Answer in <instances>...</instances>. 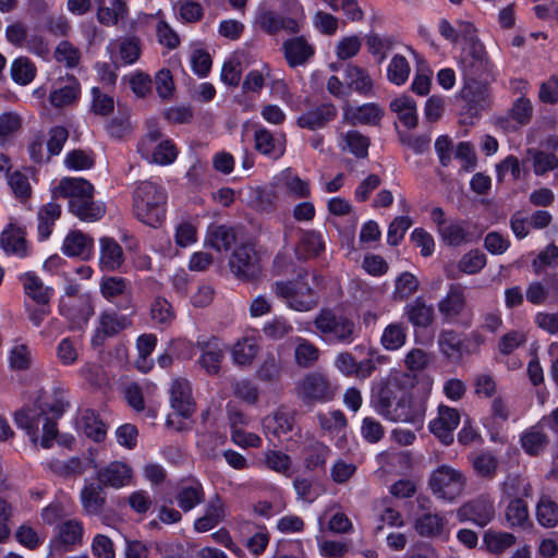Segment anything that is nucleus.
I'll return each instance as SVG.
<instances>
[{
	"mask_svg": "<svg viewBox=\"0 0 558 558\" xmlns=\"http://www.w3.org/2000/svg\"><path fill=\"white\" fill-rule=\"evenodd\" d=\"M438 31L450 43L464 40L468 45H471L473 41H478L476 28L469 21L458 20L454 24H451L446 19H442L438 23Z\"/></svg>",
	"mask_w": 558,
	"mask_h": 558,
	"instance_id": "a878e982",
	"label": "nucleus"
},
{
	"mask_svg": "<svg viewBox=\"0 0 558 558\" xmlns=\"http://www.w3.org/2000/svg\"><path fill=\"white\" fill-rule=\"evenodd\" d=\"M58 311L68 320L71 330L84 329L94 315L92 296L83 293L81 298L60 299Z\"/></svg>",
	"mask_w": 558,
	"mask_h": 558,
	"instance_id": "f8f14e48",
	"label": "nucleus"
},
{
	"mask_svg": "<svg viewBox=\"0 0 558 558\" xmlns=\"http://www.w3.org/2000/svg\"><path fill=\"white\" fill-rule=\"evenodd\" d=\"M10 73L16 84L27 85L36 76V66L28 58L19 57L12 62Z\"/></svg>",
	"mask_w": 558,
	"mask_h": 558,
	"instance_id": "69168bd1",
	"label": "nucleus"
},
{
	"mask_svg": "<svg viewBox=\"0 0 558 558\" xmlns=\"http://www.w3.org/2000/svg\"><path fill=\"white\" fill-rule=\"evenodd\" d=\"M0 245L7 254L17 257L26 256L27 244L24 229L10 223L1 233Z\"/></svg>",
	"mask_w": 558,
	"mask_h": 558,
	"instance_id": "c9c22d12",
	"label": "nucleus"
},
{
	"mask_svg": "<svg viewBox=\"0 0 558 558\" xmlns=\"http://www.w3.org/2000/svg\"><path fill=\"white\" fill-rule=\"evenodd\" d=\"M77 427L86 437L97 442L102 441L107 435L106 425L96 412L90 409H85L80 413Z\"/></svg>",
	"mask_w": 558,
	"mask_h": 558,
	"instance_id": "37998d69",
	"label": "nucleus"
},
{
	"mask_svg": "<svg viewBox=\"0 0 558 558\" xmlns=\"http://www.w3.org/2000/svg\"><path fill=\"white\" fill-rule=\"evenodd\" d=\"M460 413L457 409L440 404L438 415L429 422V430L438 437L442 444L449 445L453 441V430L460 423Z\"/></svg>",
	"mask_w": 558,
	"mask_h": 558,
	"instance_id": "a211bd4d",
	"label": "nucleus"
},
{
	"mask_svg": "<svg viewBox=\"0 0 558 558\" xmlns=\"http://www.w3.org/2000/svg\"><path fill=\"white\" fill-rule=\"evenodd\" d=\"M167 193L158 183L145 180L133 192V211L143 223L157 227L166 217Z\"/></svg>",
	"mask_w": 558,
	"mask_h": 558,
	"instance_id": "f03ea898",
	"label": "nucleus"
},
{
	"mask_svg": "<svg viewBox=\"0 0 558 558\" xmlns=\"http://www.w3.org/2000/svg\"><path fill=\"white\" fill-rule=\"evenodd\" d=\"M459 70L464 81L461 93L463 97H469L470 89L477 84V80L492 71V63L488 60L484 45L480 40L466 45L462 50Z\"/></svg>",
	"mask_w": 558,
	"mask_h": 558,
	"instance_id": "1a4fd4ad",
	"label": "nucleus"
},
{
	"mask_svg": "<svg viewBox=\"0 0 558 558\" xmlns=\"http://www.w3.org/2000/svg\"><path fill=\"white\" fill-rule=\"evenodd\" d=\"M14 420L20 428L26 430V434L34 444L38 441V433L41 426L40 446L45 449H49L52 446L58 434L57 424L46 413L32 410L20 411L15 414Z\"/></svg>",
	"mask_w": 558,
	"mask_h": 558,
	"instance_id": "9d476101",
	"label": "nucleus"
},
{
	"mask_svg": "<svg viewBox=\"0 0 558 558\" xmlns=\"http://www.w3.org/2000/svg\"><path fill=\"white\" fill-rule=\"evenodd\" d=\"M390 109L397 113L401 123L413 129L417 125V110L414 99L408 95H401L390 102Z\"/></svg>",
	"mask_w": 558,
	"mask_h": 558,
	"instance_id": "a18cd8bd",
	"label": "nucleus"
},
{
	"mask_svg": "<svg viewBox=\"0 0 558 558\" xmlns=\"http://www.w3.org/2000/svg\"><path fill=\"white\" fill-rule=\"evenodd\" d=\"M468 484L465 474L449 464H440L428 476V488L436 499L452 504L464 493Z\"/></svg>",
	"mask_w": 558,
	"mask_h": 558,
	"instance_id": "20e7f679",
	"label": "nucleus"
},
{
	"mask_svg": "<svg viewBox=\"0 0 558 558\" xmlns=\"http://www.w3.org/2000/svg\"><path fill=\"white\" fill-rule=\"evenodd\" d=\"M61 216V206L54 202L43 205L37 213V235L46 241L52 233L56 221Z\"/></svg>",
	"mask_w": 558,
	"mask_h": 558,
	"instance_id": "79ce46f5",
	"label": "nucleus"
},
{
	"mask_svg": "<svg viewBox=\"0 0 558 558\" xmlns=\"http://www.w3.org/2000/svg\"><path fill=\"white\" fill-rule=\"evenodd\" d=\"M84 526L77 519L65 520L58 525L57 539L66 547L82 544Z\"/></svg>",
	"mask_w": 558,
	"mask_h": 558,
	"instance_id": "3c124183",
	"label": "nucleus"
},
{
	"mask_svg": "<svg viewBox=\"0 0 558 558\" xmlns=\"http://www.w3.org/2000/svg\"><path fill=\"white\" fill-rule=\"evenodd\" d=\"M527 157L532 160L533 171L536 175H544L558 166V158L553 153H545L538 148H529Z\"/></svg>",
	"mask_w": 558,
	"mask_h": 558,
	"instance_id": "338daca9",
	"label": "nucleus"
},
{
	"mask_svg": "<svg viewBox=\"0 0 558 558\" xmlns=\"http://www.w3.org/2000/svg\"><path fill=\"white\" fill-rule=\"evenodd\" d=\"M25 294L36 304H48L54 290L44 284L43 280L34 272H26L21 277Z\"/></svg>",
	"mask_w": 558,
	"mask_h": 558,
	"instance_id": "a19ab883",
	"label": "nucleus"
},
{
	"mask_svg": "<svg viewBox=\"0 0 558 558\" xmlns=\"http://www.w3.org/2000/svg\"><path fill=\"white\" fill-rule=\"evenodd\" d=\"M270 290L288 308L295 312L313 311L319 303L317 292L302 278L275 281Z\"/></svg>",
	"mask_w": 558,
	"mask_h": 558,
	"instance_id": "423d86ee",
	"label": "nucleus"
},
{
	"mask_svg": "<svg viewBox=\"0 0 558 558\" xmlns=\"http://www.w3.org/2000/svg\"><path fill=\"white\" fill-rule=\"evenodd\" d=\"M205 499L203 485L195 478L183 481L178 487L175 500L179 508L189 512L199 506Z\"/></svg>",
	"mask_w": 558,
	"mask_h": 558,
	"instance_id": "cd10ccee",
	"label": "nucleus"
},
{
	"mask_svg": "<svg viewBox=\"0 0 558 558\" xmlns=\"http://www.w3.org/2000/svg\"><path fill=\"white\" fill-rule=\"evenodd\" d=\"M291 16H281L272 11H263L258 17L259 26L269 34L286 31L295 34L300 31V22L304 17V9L299 0H281Z\"/></svg>",
	"mask_w": 558,
	"mask_h": 558,
	"instance_id": "9b49d317",
	"label": "nucleus"
},
{
	"mask_svg": "<svg viewBox=\"0 0 558 558\" xmlns=\"http://www.w3.org/2000/svg\"><path fill=\"white\" fill-rule=\"evenodd\" d=\"M84 343L81 337H64L56 345V357L62 366L75 365L83 352Z\"/></svg>",
	"mask_w": 558,
	"mask_h": 558,
	"instance_id": "58836bf2",
	"label": "nucleus"
},
{
	"mask_svg": "<svg viewBox=\"0 0 558 558\" xmlns=\"http://www.w3.org/2000/svg\"><path fill=\"white\" fill-rule=\"evenodd\" d=\"M294 343V361L300 367H311L318 361L320 350L310 340L296 337Z\"/></svg>",
	"mask_w": 558,
	"mask_h": 558,
	"instance_id": "864d4df0",
	"label": "nucleus"
},
{
	"mask_svg": "<svg viewBox=\"0 0 558 558\" xmlns=\"http://www.w3.org/2000/svg\"><path fill=\"white\" fill-rule=\"evenodd\" d=\"M517 537L508 532L487 531L484 535V543L488 551L499 555L512 547Z\"/></svg>",
	"mask_w": 558,
	"mask_h": 558,
	"instance_id": "774afa93",
	"label": "nucleus"
},
{
	"mask_svg": "<svg viewBox=\"0 0 558 558\" xmlns=\"http://www.w3.org/2000/svg\"><path fill=\"white\" fill-rule=\"evenodd\" d=\"M225 518V504L216 496L206 504L204 513L194 521L193 527L197 533H205L218 526Z\"/></svg>",
	"mask_w": 558,
	"mask_h": 558,
	"instance_id": "c85d7f7f",
	"label": "nucleus"
},
{
	"mask_svg": "<svg viewBox=\"0 0 558 558\" xmlns=\"http://www.w3.org/2000/svg\"><path fill=\"white\" fill-rule=\"evenodd\" d=\"M383 116V108L374 102L361 106L348 105L343 108V118L353 125H375L380 121Z\"/></svg>",
	"mask_w": 558,
	"mask_h": 558,
	"instance_id": "bb28decb",
	"label": "nucleus"
},
{
	"mask_svg": "<svg viewBox=\"0 0 558 558\" xmlns=\"http://www.w3.org/2000/svg\"><path fill=\"white\" fill-rule=\"evenodd\" d=\"M337 144L341 151L356 158H365L368 155L369 138L356 130L338 132Z\"/></svg>",
	"mask_w": 558,
	"mask_h": 558,
	"instance_id": "2f4dec72",
	"label": "nucleus"
},
{
	"mask_svg": "<svg viewBox=\"0 0 558 558\" xmlns=\"http://www.w3.org/2000/svg\"><path fill=\"white\" fill-rule=\"evenodd\" d=\"M331 449L324 442L314 440L302 449L303 466L308 472L325 471Z\"/></svg>",
	"mask_w": 558,
	"mask_h": 558,
	"instance_id": "c756f323",
	"label": "nucleus"
},
{
	"mask_svg": "<svg viewBox=\"0 0 558 558\" xmlns=\"http://www.w3.org/2000/svg\"><path fill=\"white\" fill-rule=\"evenodd\" d=\"M410 73V64L402 54H395L387 65V80L396 86L405 84Z\"/></svg>",
	"mask_w": 558,
	"mask_h": 558,
	"instance_id": "052dcab7",
	"label": "nucleus"
},
{
	"mask_svg": "<svg viewBox=\"0 0 558 558\" xmlns=\"http://www.w3.org/2000/svg\"><path fill=\"white\" fill-rule=\"evenodd\" d=\"M81 504L87 515L99 514L106 504V497L101 484H87L80 494Z\"/></svg>",
	"mask_w": 558,
	"mask_h": 558,
	"instance_id": "c03bdc74",
	"label": "nucleus"
},
{
	"mask_svg": "<svg viewBox=\"0 0 558 558\" xmlns=\"http://www.w3.org/2000/svg\"><path fill=\"white\" fill-rule=\"evenodd\" d=\"M283 51L290 66L303 65L314 54V47L304 37H293L284 41Z\"/></svg>",
	"mask_w": 558,
	"mask_h": 558,
	"instance_id": "f704fd0d",
	"label": "nucleus"
},
{
	"mask_svg": "<svg viewBox=\"0 0 558 558\" xmlns=\"http://www.w3.org/2000/svg\"><path fill=\"white\" fill-rule=\"evenodd\" d=\"M157 387L153 383L145 381L143 384L132 383L126 386L124 397L129 405L136 412H142L145 409L144 398L155 395Z\"/></svg>",
	"mask_w": 558,
	"mask_h": 558,
	"instance_id": "09e8293b",
	"label": "nucleus"
},
{
	"mask_svg": "<svg viewBox=\"0 0 558 558\" xmlns=\"http://www.w3.org/2000/svg\"><path fill=\"white\" fill-rule=\"evenodd\" d=\"M432 389L433 379L430 377L425 378L418 387L408 395L401 396L392 404L379 409L376 413L390 422L422 426Z\"/></svg>",
	"mask_w": 558,
	"mask_h": 558,
	"instance_id": "f257e3e1",
	"label": "nucleus"
},
{
	"mask_svg": "<svg viewBox=\"0 0 558 558\" xmlns=\"http://www.w3.org/2000/svg\"><path fill=\"white\" fill-rule=\"evenodd\" d=\"M466 304L461 286L450 284L447 294L438 302V311L446 323H452L461 315Z\"/></svg>",
	"mask_w": 558,
	"mask_h": 558,
	"instance_id": "393cba45",
	"label": "nucleus"
},
{
	"mask_svg": "<svg viewBox=\"0 0 558 558\" xmlns=\"http://www.w3.org/2000/svg\"><path fill=\"white\" fill-rule=\"evenodd\" d=\"M320 428L332 436L344 433L347 427V418L341 410H332L328 413H318L316 415Z\"/></svg>",
	"mask_w": 558,
	"mask_h": 558,
	"instance_id": "bf43d9fd",
	"label": "nucleus"
},
{
	"mask_svg": "<svg viewBox=\"0 0 558 558\" xmlns=\"http://www.w3.org/2000/svg\"><path fill=\"white\" fill-rule=\"evenodd\" d=\"M132 477V468L121 461L110 462L97 473V478L101 485L117 489L130 485Z\"/></svg>",
	"mask_w": 558,
	"mask_h": 558,
	"instance_id": "5701e85b",
	"label": "nucleus"
},
{
	"mask_svg": "<svg viewBox=\"0 0 558 558\" xmlns=\"http://www.w3.org/2000/svg\"><path fill=\"white\" fill-rule=\"evenodd\" d=\"M343 78L350 94L355 92L364 97L374 96V81L366 69L349 63L344 68Z\"/></svg>",
	"mask_w": 558,
	"mask_h": 558,
	"instance_id": "b1692460",
	"label": "nucleus"
},
{
	"mask_svg": "<svg viewBox=\"0 0 558 558\" xmlns=\"http://www.w3.org/2000/svg\"><path fill=\"white\" fill-rule=\"evenodd\" d=\"M258 351L259 344L254 337H243L232 347V361L239 366H248L253 363Z\"/></svg>",
	"mask_w": 558,
	"mask_h": 558,
	"instance_id": "49530a36",
	"label": "nucleus"
},
{
	"mask_svg": "<svg viewBox=\"0 0 558 558\" xmlns=\"http://www.w3.org/2000/svg\"><path fill=\"white\" fill-rule=\"evenodd\" d=\"M131 326L129 316L116 312H104L98 317V325L90 339L93 348L100 347L105 339L113 337Z\"/></svg>",
	"mask_w": 558,
	"mask_h": 558,
	"instance_id": "dca6fc26",
	"label": "nucleus"
},
{
	"mask_svg": "<svg viewBox=\"0 0 558 558\" xmlns=\"http://www.w3.org/2000/svg\"><path fill=\"white\" fill-rule=\"evenodd\" d=\"M445 518L438 513H424L414 522V529L422 537H440L445 533Z\"/></svg>",
	"mask_w": 558,
	"mask_h": 558,
	"instance_id": "de8ad7c7",
	"label": "nucleus"
},
{
	"mask_svg": "<svg viewBox=\"0 0 558 558\" xmlns=\"http://www.w3.org/2000/svg\"><path fill=\"white\" fill-rule=\"evenodd\" d=\"M397 40L392 36H380L378 34H369L366 37L367 49L371 54L377 58L381 63L387 54L395 48Z\"/></svg>",
	"mask_w": 558,
	"mask_h": 558,
	"instance_id": "0e129e2a",
	"label": "nucleus"
},
{
	"mask_svg": "<svg viewBox=\"0 0 558 558\" xmlns=\"http://www.w3.org/2000/svg\"><path fill=\"white\" fill-rule=\"evenodd\" d=\"M505 517L510 527L523 529L530 524L527 505L521 498H513L509 501Z\"/></svg>",
	"mask_w": 558,
	"mask_h": 558,
	"instance_id": "4d7b16f0",
	"label": "nucleus"
},
{
	"mask_svg": "<svg viewBox=\"0 0 558 558\" xmlns=\"http://www.w3.org/2000/svg\"><path fill=\"white\" fill-rule=\"evenodd\" d=\"M494 517V499L488 495L471 499L457 509V518L460 522L469 521L480 527L486 526Z\"/></svg>",
	"mask_w": 558,
	"mask_h": 558,
	"instance_id": "ddd939ff",
	"label": "nucleus"
},
{
	"mask_svg": "<svg viewBox=\"0 0 558 558\" xmlns=\"http://www.w3.org/2000/svg\"><path fill=\"white\" fill-rule=\"evenodd\" d=\"M81 95V85L74 76L59 78L50 92L49 101L54 108H63L74 104Z\"/></svg>",
	"mask_w": 558,
	"mask_h": 558,
	"instance_id": "4be33fe9",
	"label": "nucleus"
},
{
	"mask_svg": "<svg viewBox=\"0 0 558 558\" xmlns=\"http://www.w3.org/2000/svg\"><path fill=\"white\" fill-rule=\"evenodd\" d=\"M94 248V240L87 234L74 230L70 231L63 240L62 252L70 257H80L82 259L90 258Z\"/></svg>",
	"mask_w": 558,
	"mask_h": 558,
	"instance_id": "7c9ffc66",
	"label": "nucleus"
},
{
	"mask_svg": "<svg viewBox=\"0 0 558 558\" xmlns=\"http://www.w3.org/2000/svg\"><path fill=\"white\" fill-rule=\"evenodd\" d=\"M537 522L544 527L558 525V505L548 496H542L536 505Z\"/></svg>",
	"mask_w": 558,
	"mask_h": 558,
	"instance_id": "e2e57ef3",
	"label": "nucleus"
},
{
	"mask_svg": "<svg viewBox=\"0 0 558 558\" xmlns=\"http://www.w3.org/2000/svg\"><path fill=\"white\" fill-rule=\"evenodd\" d=\"M235 233L225 225H210L205 236V245L217 252H227L235 243Z\"/></svg>",
	"mask_w": 558,
	"mask_h": 558,
	"instance_id": "ea45409f",
	"label": "nucleus"
},
{
	"mask_svg": "<svg viewBox=\"0 0 558 558\" xmlns=\"http://www.w3.org/2000/svg\"><path fill=\"white\" fill-rule=\"evenodd\" d=\"M272 187L276 192L300 199L308 198L312 194L310 181L299 177L292 168H286L272 178Z\"/></svg>",
	"mask_w": 558,
	"mask_h": 558,
	"instance_id": "2eb2a0df",
	"label": "nucleus"
},
{
	"mask_svg": "<svg viewBox=\"0 0 558 558\" xmlns=\"http://www.w3.org/2000/svg\"><path fill=\"white\" fill-rule=\"evenodd\" d=\"M70 213L82 221L95 222L105 216L106 204L101 201H95L94 196H90L75 205L70 209Z\"/></svg>",
	"mask_w": 558,
	"mask_h": 558,
	"instance_id": "8fccbe9b",
	"label": "nucleus"
},
{
	"mask_svg": "<svg viewBox=\"0 0 558 558\" xmlns=\"http://www.w3.org/2000/svg\"><path fill=\"white\" fill-rule=\"evenodd\" d=\"M125 262L122 246L110 236L99 239L98 265L102 271H120Z\"/></svg>",
	"mask_w": 558,
	"mask_h": 558,
	"instance_id": "412c9836",
	"label": "nucleus"
},
{
	"mask_svg": "<svg viewBox=\"0 0 558 558\" xmlns=\"http://www.w3.org/2000/svg\"><path fill=\"white\" fill-rule=\"evenodd\" d=\"M232 274L242 280H251L260 272V266L254 247L250 244L236 246L229 259Z\"/></svg>",
	"mask_w": 558,
	"mask_h": 558,
	"instance_id": "4468645a",
	"label": "nucleus"
},
{
	"mask_svg": "<svg viewBox=\"0 0 558 558\" xmlns=\"http://www.w3.org/2000/svg\"><path fill=\"white\" fill-rule=\"evenodd\" d=\"M255 149L263 156L277 160L284 155L286 135L272 133L263 125H256L254 131Z\"/></svg>",
	"mask_w": 558,
	"mask_h": 558,
	"instance_id": "f3484780",
	"label": "nucleus"
},
{
	"mask_svg": "<svg viewBox=\"0 0 558 558\" xmlns=\"http://www.w3.org/2000/svg\"><path fill=\"white\" fill-rule=\"evenodd\" d=\"M337 390V385L325 373L318 371L305 374L294 388L296 398L308 407L332 401Z\"/></svg>",
	"mask_w": 558,
	"mask_h": 558,
	"instance_id": "6e6552de",
	"label": "nucleus"
},
{
	"mask_svg": "<svg viewBox=\"0 0 558 558\" xmlns=\"http://www.w3.org/2000/svg\"><path fill=\"white\" fill-rule=\"evenodd\" d=\"M442 242L450 246H459L468 241V229L461 220H450L438 232Z\"/></svg>",
	"mask_w": 558,
	"mask_h": 558,
	"instance_id": "680f3d73",
	"label": "nucleus"
},
{
	"mask_svg": "<svg viewBox=\"0 0 558 558\" xmlns=\"http://www.w3.org/2000/svg\"><path fill=\"white\" fill-rule=\"evenodd\" d=\"M202 354L198 359L199 365L209 375H216L220 371V365L225 356V345L218 339L214 338L202 347Z\"/></svg>",
	"mask_w": 558,
	"mask_h": 558,
	"instance_id": "e433bc0d",
	"label": "nucleus"
},
{
	"mask_svg": "<svg viewBox=\"0 0 558 558\" xmlns=\"http://www.w3.org/2000/svg\"><path fill=\"white\" fill-rule=\"evenodd\" d=\"M93 184L83 178H63L54 189V195L69 201V210L86 197L94 196Z\"/></svg>",
	"mask_w": 558,
	"mask_h": 558,
	"instance_id": "6ab92c4d",
	"label": "nucleus"
},
{
	"mask_svg": "<svg viewBox=\"0 0 558 558\" xmlns=\"http://www.w3.org/2000/svg\"><path fill=\"white\" fill-rule=\"evenodd\" d=\"M23 118L15 111L0 114V146L9 144L22 130Z\"/></svg>",
	"mask_w": 558,
	"mask_h": 558,
	"instance_id": "6e6d98bb",
	"label": "nucleus"
},
{
	"mask_svg": "<svg viewBox=\"0 0 558 558\" xmlns=\"http://www.w3.org/2000/svg\"><path fill=\"white\" fill-rule=\"evenodd\" d=\"M556 126L554 117L544 118L531 128L526 134L527 144H538L547 149L558 150V136L556 134L545 135L547 131H553Z\"/></svg>",
	"mask_w": 558,
	"mask_h": 558,
	"instance_id": "473e14b6",
	"label": "nucleus"
},
{
	"mask_svg": "<svg viewBox=\"0 0 558 558\" xmlns=\"http://www.w3.org/2000/svg\"><path fill=\"white\" fill-rule=\"evenodd\" d=\"M407 326L402 323H391L385 327L380 337L381 345L388 351L401 349L408 338Z\"/></svg>",
	"mask_w": 558,
	"mask_h": 558,
	"instance_id": "5fc2aeb1",
	"label": "nucleus"
},
{
	"mask_svg": "<svg viewBox=\"0 0 558 558\" xmlns=\"http://www.w3.org/2000/svg\"><path fill=\"white\" fill-rule=\"evenodd\" d=\"M404 316L414 327L426 328L434 320V307L417 296L404 306Z\"/></svg>",
	"mask_w": 558,
	"mask_h": 558,
	"instance_id": "4c0bfd02",
	"label": "nucleus"
},
{
	"mask_svg": "<svg viewBox=\"0 0 558 558\" xmlns=\"http://www.w3.org/2000/svg\"><path fill=\"white\" fill-rule=\"evenodd\" d=\"M313 324L317 336L328 344H351L357 338L355 323L347 315L330 308H323Z\"/></svg>",
	"mask_w": 558,
	"mask_h": 558,
	"instance_id": "7ed1b4c3",
	"label": "nucleus"
},
{
	"mask_svg": "<svg viewBox=\"0 0 558 558\" xmlns=\"http://www.w3.org/2000/svg\"><path fill=\"white\" fill-rule=\"evenodd\" d=\"M417 377L415 374L402 369L392 368L377 384L376 391L372 398L373 408L376 411L386 405L392 404L401 396L408 395L416 388Z\"/></svg>",
	"mask_w": 558,
	"mask_h": 558,
	"instance_id": "39448f33",
	"label": "nucleus"
},
{
	"mask_svg": "<svg viewBox=\"0 0 558 558\" xmlns=\"http://www.w3.org/2000/svg\"><path fill=\"white\" fill-rule=\"evenodd\" d=\"M323 251H325V240L320 232L311 230L303 233L298 246L301 257H314Z\"/></svg>",
	"mask_w": 558,
	"mask_h": 558,
	"instance_id": "13d9d810",
	"label": "nucleus"
},
{
	"mask_svg": "<svg viewBox=\"0 0 558 558\" xmlns=\"http://www.w3.org/2000/svg\"><path fill=\"white\" fill-rule=\"evenodd\" d=\"M548 437L544 433L542 423H537L521 436V445L524 451L530 456L538 454L547 445Z\"/></svg>",
	"mask_w": 558,
	"mask_h": 558,
	"instance_id": "603ef678",
	"label": "nucleus"
},
{
	"mask_svg": "<svg viewBox=\"0 0 558 558\" xmlns=\"http://www.w3.org/2000/svg\"><path fill=\"white\" fill-rule=\"evenodd\" d=\"M171 408L181 416L190 417L195 411L192 385L184 377H177L170 386Z\"/></svg>",
	"mask_w": 558,
	"mask_h": 558,
	"instance_id": "aec40b11",
	"label": "nucleus"
},
{
	"mask_svg": "<svg viewBox=\"0 0 558 558\" xmlns=\"http://www.w3.org/2000/svg\"><path fill=\"white\" fill-rule=\"evenodd\" d=\"M137 151L148 163L161 167L172 165L179 156L175 143L165 136L158 128H150L140 140Z\"/></svg>",
	"mask_w": 558,
	"mask_h": 558,
	"instance_id": "0eeeda50",
	"label": "nucleus"
},
{
	"mask_svg": "<svg viewBox=\"0 0 558 558\" xmlns=\"http://www.w3.org/2000/svg\"><path fill=\"white\" fill-rule=\"evenodd\" d=\"M337 109L331 104H323L311 110H307L298 118V125L303 129L316 130L324 128L328 122L335 119Z\"/></svg>",
	"mask_w": 558,
	"mask_h": 558,
	"instance_id": "72a5a7b5",
	"label": "nucleus"
}]
</instances>
